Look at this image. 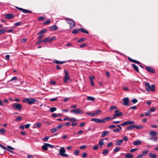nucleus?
I'll return each mask as SVG.
<instances>
[{"label": "nucleus", "instance_id": "f257e3e1", "mask_svg": "<svg viewBox=\"0 0 158 158\" xmlns=\"http://www.w3.org/2000/svg\"><path fill=\"white\" fill-rule=\"evenodd\" d=\"M145 89L147 91L149 92L150 91L153 92L155 91V86L154 85L152 84L150 86L148 82H145Z\"/></svg>", "mask_w": 158, "mask_h": 158}, {"label": "nucleus", "instance_id": "f03ea898", "mask_svg": "<svg viewBox=\"0 0 158 158\" xmlns=\"http://www.w3.org/2000/svg\"><path fill=\"white\" fill-rule=\"evenodd\" d=\"M37 101V100L32 98H27L23 99L22 101L24 103H27L29 105L32 104L34 102Z\"/></svg>", "mask_w": 158, "mask_h": 158}, {"label": "nucleus", "instance_id": "7ed1b4c3", "mask_svg": "<svg viewBox=\"0 0 158 158\" xmlns=\"http://www.w3.org/2000/svg\"><path fill=\"white\" fill-rule=\"evenodd\" d=\"M64 72L65 73L64 78L63 79V81L65 83H67L68 80H69L70 78L69 76V72L66 69L64 70Z\"/></svg>", "mask_w": 158, "mask_h": 158}, {"label": "nucleus", "instance_id": "20e7f679", "mask_svg": "<svg viewBox=\"0 0 158 158\" xmlns=\"http://www.w3.org/2000/svg\"><path fill=\"white\" fill-rule=\"evenodd\" d=\"M65 150L63 147L61 148L59 152V154L62 156L68 157V155L65 153Z\"/></svg>", "mask_w": 158, "mask_h": 158}, {"label": "nucleus", "instance_id": "39448f33", "mask_svg": "<svg viewBox=\"0 0 158 158\" xmlns=\"http://www.w3.org/2000/svg\"><path fill=\"white\" fill-rule=\"evenodd\" d=\"M114 113L115 114H114L113 116V118H114V119H115L117 117L122 116L123 115V113L120 111L118 110H116L114 111Z\"/></svg>", "mask_w": 158, "mask_h": 158}, {"label": "nucleus", "instance_id": "423d86ee", "mask_svg": "<svg viewBox=\"0 0 158 158\" xmlns=\"http://www.w3.org/2000/svg\"><path fill=\"white\" fill-rule=\"evenodd\" d=\"M65 20L68 24L70 25V27H73L75 26V23L73 20L67 18L65 19Z\"/></svg>", "mask_w": 158, "mask_h": 158}, {"label": "nucleus", "instance_id": "0eeeda50", "mask_svg": "<svg viewBox=\"0 0 158 158\" xmlns=\"http://www.w3.org/2000/svg\"><path fill=\"white\" fill-rule=\"evenodd\" d=\"M70 112L75 114H81L83 113V111L81 110L79 108L71 110Z\"/></svg>", "mask_w": 158, "mask_h": 158}, {"label": "nucleus", "instance_id": "6e6552de", "mask_svg": "<svg viewBox=\"0 0 158 158\" xmlns=\"http://www.w3.org/2000/svg\"><path fill=\"white\" fill-rule=\"evenodd\" d=\"M12 106L15 110H20L22 108V105L20 104L15 103L12 105Z\"/></svg>", "mask_w": 158, "mask_h": 158}, {"label": "nucleus", "instance_id": "1a4fd4ad", "mask_svg": "<svg viewBox=\"0 0 158 158\" xmlns=\"http://www.w3.org/2000/svg\"><path fill=\"white\" fill-rule=\"evenodd\" d=\"M16 8L19 10H20V11H22L23 13H32V11H31L29 10H27L25 9H23L22 8H19L18 7H16Z\"/></svg>", "mask_w": 158, "mask_h": 158}, {"label": "nucleus", "instance_id": "9d476101", "mask_svg": "<svg viewBox=\"0 0 158 158\" xmlns=\"http://www.w3.org/2000/svg\"><path fill=\"white\" fill-rule=\"evenodd\" d=\"M146 69L148 72L149 73H155V70L152 67L147 66L146 67Z\"/></svg>", "mask_w": 158, "mask_h": 158}, {"label": "nucleus", "instance_id": "9b49d317", "mask_svg": "<svg viewBox=\"0 0 158 158\" xmlns=\"http://www.w3.org/2000/svg\"><path fill=\"white\" fill-rule=\"evenodd\" d=\"M91 120L97 123H103L102 119H100L97 118H93L91 119Z\"/></svg>", "mask_w": 158, "mask_h": 158}, {"label": "nucleus", "instance_id": "f8f14e48", "mask_svg": "<svg viewBox=\"0 0 158 158\" xmlns=\"http://www.w3.org/2000/svg\"><path fill=\"white\" fill-rule=\"evenodd\" d=\"M114 119V118H113V117H106V118L102 119L103 123H106V121H108L111 119Z\"/></svg>", "mask_w": 158, "mask_h": 158}, {"label": "nucleus", "instance_id": "ddd939ff", "mask_svg": "<svg viewBox=\"0 0 158 158\" xmlns=\"http://www.w3.org/2000/svg\"><path fill=\"white\" fill-rule=\"evenodd\" d=\"M129 99L127 98H125L123 99V103L124 105L127 106L128 104Z\"/></svg>", "mask_w": 158, "mask_h": 158}, {"label": "nucleus", "instance_id": "4468645a", "mask_svg": "<svg viewBox=\"0 0 158 158\" xmlns=\"http://www.w3.org/2000/svg\"><path fill=\"white\" fill-rule=\"evenodd\" d=\"M5 17L6 19H9L13 18L14 17V15L12 14H7L5 15Z\"/></svg>", "mask_w": 158, "mask_h": 158}, {"label": "nucleus", "instance_id": "2eb2a0df", "mask_svg": "<svg viewBox=\"0 0 158 158\" xmlns=\"http://www.w3.org/2000/svg\"><path fill=\"white\" fill-rule=\"evenodd\" d=\"M109 133V131H103L102 134L101 135V137H105V136L107 135Z\"/></svg>", "mask_w": 158, "mask_h": 158}, {"label": "nucleus", "instance_id": "dca6fc26", "mask_svg": "<svg viewBox=\"0 0 158 158\" xmlns=\"http://www.w3.org/2000/svg\"><path fill=\"white\" fill-rule=\"evenodd\" d=\"M123 142V139H120L117 140L115 143L116 145L119 146Z\"/></svg>", "mask_w": 158, "mask_h": 158}, {"label": "nucleus", "instance_id": "f3484780", "mask_svg": "<svg viewBox=\"0 0 158 158\" xmlns=\"http://www.w3.org/2000/svg\"><path fill=\"white\" fill-rule=\"evenodd\" d=\"M41 123H36L33 126V127L34 128H35L36 127L39 128L41 127Z\"/></svg>", "mask_w": 158, "mask_h": 158}, {"label": "nucleus", "instance_id": "a211bd4d", "mask_svg": "<svg viewBox=\"0 0 158 158\" xmlns=\"http://www.w3.org/2000/svg\"><path fill=\"white\" fill-rule=\"evenodd\" d=\"M58 29L57 27L55 25H53L50 27V29L51 31H54L57 30Z\"/></svg>", "mask_w": 158, "mask_h": 158}, {"label": "nucleus", "instance_id": "6ab92c4d", "mask_svg": "<svg viewBox=\"0 0 158 158\" xmlns=\"http://www.w3.org/2000/svg\"><path fill=\"white\" fill-rule=\"evenodd\" d=\"M158 133L157 132L153 131H151L149 133V135L151 136H155Z\"/></svg>", "mask_w": 158, "mask_h": 158}, {"label": "nucleus", "instance_id": "aec40b11", "mask_svg": "<svg viewBox=\"0 0 158 158\" xmlns=\"http://www.w3.org/2000/svg\"><path fill=\"white\" fill-rule=\"evenodd\" d=\"M141 143V141L139 140H137L134 141L133 144L135 146H137L140 144Z\"/></svg>", "mask_w": 158, "mask_h": 158}, {"label": "nucleus", "instance_id": "412c9836", "mask_svg": "<svg viewBox=\"0 0 158 158\" xmlns=\"http://www.w3.org/2000/svg\"><path fill=\"white\" fill-rule=\"evenodd\" d=\"M135 125L133 124L131 125H130L126 128V129L127 130H131L132 129L135 128Z\"/></svg>", "mask_w": 158, "mask_h": 158}, {"label": "nucleus", "instance_id": "4be33fe9", "mask_svg": "<svg viewBox=\"0 0 158 158\" xmlns=\"http://www.w3.org/2000/svg\"><path fill=\"white\" fill-rule=\"evenodd\" d=\"M128 59L131 61L132 62H133L134 63H136V64H140V62H139V61L136 60H133V59H131V58L130 57H129L128 58Z\"/></svg>", "mask_w": 158, "mask_h": 158}, {"label": "nucleus", "instance_id": "5701e85b", "mask_svg": "<svg viewBox=\"0 0 158 158\" xmlns=\"http://www.w3.org/2000/svg\"><path fill=\"white\" fill-rule=\"evenodd\" d=\"M149 156L150 158H156L157 155L154 153H150L149 154Z\"/></svg>", "mask_w": 158, "mask_h": 158}, {"label": "nucleus", "instance_id": "b1692460", "mask_svg": "<svg viewBox=\"0 0 158 158\" xmlns=\"http://www.w3.org/2000/svg\"><path fill=\"white\" fill-rule=\"evenodd\" d=\"M132 65L134 69V70L137 72H138L139 71V68L137 66L135 65L134 64H132Z\"/></svg>", "mask_w": 158, "mask_h": 158}, {"label": "nucleus", "instance_id": "393cba45", "mask_svg": "<svg viewBox=\"0 0 158 158\" xmlns=\"http://www.w3.org/2000/svg\"><path fill=\"white\" fill-rule=\"evenodd\" d=\"M53 63H56V64H63L66 62L65 61H59L56 60H55L54 61H53Z\"/></svg>", "mask_w": 158, "mask_h": 158}, {"label": "nucleus", "instance_id": "a878e982", "mask_svg": "<svg viewBox=\"0 0 158 158\" xmlns=\"http://www.w3.org/2000/svg\"><path fill=\"white\" fill-rule=\"evenodd\" d=\"M79 31H81V32L86 33L87 34H89V32L85 30L84 29L80 28L79 29Z\"/></svg>", "mask_w": 158, "mask_h": 158}, {"label": "nucleus", "instance_id": "bb28decb", "mask_svg": "<svg viewBox=\"0 0 158 158\" xmlns=\"http://www.w3.org/2000/svg\"><path fill=\"white\" fill-rule=\"evenodd\" d=\"M46 144V143H44V145L42 147V149L45 151L47 150L48 149V147Z\"/></svg>", "mask_w": 158, "mask_h": 158}, {"label": "nucleus", "instance_id": "cd10ccee", "mask_svg": "<svg viewBox=\"0 0 158 158\" xmlns=\"http://www.w3.org/2000/svg\"><path fill=\"white\" fill-rule=\"evenodd\" d=\"M148 139L150 140H153V141H156L157 140V138L156 136H151Z\"/></svg>", "mask_w": 158, "mask_h": 158}, {"label": "nucleus", "instance_id": "c85d7f7f", "mask_svg": "<svg viewBox=\"0 0 158 158\" xmlns=\"http://www.w3.org/2000/svg\"><path fill=\"white\" fill-rule=\"evenodd\" d=\"M104 139H102L101 140H100V141L98 143V145L100 146H101V148H102V146L104 144Z\"/></svg>", "mask_w": 158, "mask_h": 158}, {"label": "nucleus", "instance_id": "c756f323", "mask_svg": "<svg viewBox=\"0 0 158 158\" xmlns=\"http://www.w3.org/2000/svg\"><path fill=\"white\" fill-rule=\"evenodd\" d=\"M6 31V29L5 28L0 29V35L3 34Z\"/></svg>", "mask_w": 158, "mask_h": 158}, {"label": "nucleus", "instance_id": "7c9ffc66", "mask_svg": "<svg viewBox=\"0 0 158 158\" xmlns=\"http://www.w3.org/2000/svg\"><path fill=\"white\" fill-rule=\"evenodd\" d=\"M46 32V30L45 29H43L42 30H41L40 32H38L37 35H41V34H43L44 33H45Z\"/></svg>", "mask_w": 158, "mask_h": 158}, {"label": "nucleus", "instance_id": "2f4dec72", "mask_svg": "<svg viewBox=\"0 0 158 158\" xmlns=\"http://www.w3.org/2000/svg\"><path fill=\"white\" fill-rule=\"evenodd\" d=\"M133 157V155L129 153L126 155L125 157L126 158H131Z\"/></svg>", "mask_w": 158, "mask_h": 158}, {"label": "nucleus", "instance_id": "473e14b6", "mask_svg": "<svg viewBox=\"0 0 158 158\" xmlns=\"http://www.w3.org/2000/svg\"><path fill=\"white\" fill-rule=\"evenodd\" d=\"M6 131V130L3 128L1 129H0V134L4 135Z\"/></svg>", "mask_w": 158, "mask_h": 158}, {"label": "nucleus", "instance_id": "72a5a7b5", "mask_svg": "<svg viewBox=\"0 0 158 158\" xmlns=\"http://www.w3.org/2000/svg\"><path fill=\"white\" fill-rule=\"evenodd\" d=\"M108 150L107 149H105L103 151L102 154L104 155H106L108 154Z\"/></svg>", "mask_w": 158, "mask_h": 158}, {"label": "nucleus", "instance_id": "f704fd0d", "mask_svg": "<svg viewBox=\"0 0 158 158\" xmlns=\"http://www.w3.org/2000/svg\"><path fill=\"white\" fill-rule=\"evenodd\" d=\"M127 125L132 124L135 123V122L134 121H126Z\"/></svg>", "mask_w": 158, "mask_h": 158}, {"label": "nucleus", "instance_id": "c9c22d12", "mask_svg": "<svg viewBox=\"0 0 158 158\" xmlns=\"http://www.w3.org/2000/svg\"><path fill=\"white\" fill-rule=\"evenodd\" d=\"M0 147L1 148H2V149H4V150H7L9 151L10 152H12L11 151H10V150H8L6 147H5L3 145H2V144H1L0 143Z\"/></svg>", "mask_w": 158, "mask_h": 158}, {"label": "nucleus", "instance_id": "e433bc0d", "mask_svg": "<svg viewBox=\"0 0 158 158\" xmlns=\"http://www.w3.org/2000/svg\"><path fill=\"white\" fill-rule=\"evenodd\" d=\"M57 130L58 129L56 127L54 128L51 129L50 130V131L52 133H54L56 132Z\"/></svg>", "mask_w": 158, "mask_h": 158}, {"label": "nucleus", "instance_id": "4c0bfd02", "mask_svg": "<svg viewBox=\"0 0 158 158\" xmlns=\"http://www.w3.org/2000/svg\"><path fill=\"white\" fill-rule=\"evenodd\" d=\"M87 100L89 101H93L95 100V98L93 97L88 96L87 97Z\"/></svg>", "mask_w": 158, "mask_h": 158}, {"label": "nucleus", "instance_id": "58836bf2", "mask_svg": "<svg viewBox=\"0 0 158 158\" xmlns=\"http://www.w3.org/2000/svg\"><path fill=\"white\" fill-rule=\"evenodd\" d=\"M56 39V37L55 36H53L51 38L49 37V42H51L52 41L55 40Z\"/></svg>", "mask_w": 158, "mask_h": 158}, {"label": "nucleus", "instance_id": "ea45409f", "mask_svg": "<svg viewBox=\"0 0 158 158\" xmlns=\"http://www.w3.org/2000/svg\"><path fill=\"white\" fill-rule=\"evenodd\" d=\"M64 126V125L63 124H60L56 127V128H57V129H60Z\"/></svg>", "mask_w": 158, "mask_h": 158}, {"label": "nucleus", "instance_id": "a19ab883", "mask_svg": "<svg viewBox=\"0 0 158 158\" xmlns=\"http://www.w3.org/2000/svg\"><path fill=\"white\" fill-rule=\"evenodd\" d=\"M79 31V29H75L72 32V33L74 34H76Z\"/></svg>", "mask_w": 158, "mask_h": 158}, {"label": "nucleus", "instance_id": "79ce46f5", "mask_svg": "<svg viewBox=\"0 0 158 158\" xmlns=\"http://www.w3.org/2000/svg\"><path fill=\"white\" fill-rule=\"evenodd\" d=\"M151 113V111L149 110H148L144 114V115L146 116H150V113Z\"/></svg>", "mask_w": 158, "mask_h": 158}, {"label": "nucleus", "instance_id": "37998d69", "mask_svg": "<svg viewBox=\"0 0 158 158\" xmlns=\"http://www.w3.org/2000/svg\"><path fill=\"white\" fill-rule=\"evenodd\" d=\"M49 37H46L44 40H43V42L46 43L49 42Z\"/></svg>", "mask_w": 158, "mask_h": 158}, {"label": "nucleus", "instance_id": "c03bdc74", "mask_svg": "<svg viewBox=\"0 0 158 158\" xmlns=\"http://www.w3.org/2000/svg\"><path fill=\"white\" fill-rule=\"evenodd\" d=\"M149 151L148 150H146V151H145L143 152L142 153V154L143 155V156L146 155L148 152Z\"/></svg>", "mask_w": 158, "mask_h": 158}, {"label": "nucleus", "instance_id": "a18cd8bd", "mask_svg": "<svg viewBox=\"0 0 158 158\" xmlns=\"http://www.w3.org/2000/svg\"><path fill=\"white\" fill-rule=\"evenodd\" d=\"M135 128L137 129H140L143 128V127L141 126H136V125H135Z\"/></svg>", "mask_w": 158, "mask_h": 158}, {"label": "nucleus", "instance_id": "49530a36", "mask_svg": "<svg viewBox=\"0 0 158 158\" xmlns=\"http://www.w3.org/2000/svg\"><path fill=\"white\" fill-rule=\"evenodd\" d=\"M56 110V107H52L50 109V111L51 112H53Z\"/></svg>", "mask_w": 158, "mask_h": 158}, {"label": "nucleus", "instance_id": "de8ad7c7", "mask_svg": "<svg viewBox=\"0 0 158 158\" xmlns=\"http://www.w3.org/2000/svg\"><path fill=\"white\" fill-rule=\"evenodd\" d=\"M116 127V125H112L108 127V128L110 129H113Z\"/></svg>", "mask_w": 158, "mask_h": 158}, {"label": "nucleus", "instance_id": "09e8293b", "mask_svg": "<svg viewBox=\"0 0 158 158\" xmlns=\"http://www.w3.org/2000/svg\"><path fill=\"white\" fill-rule=\"evenodd\" d=\"M18 79V78L16 77H14L12 78L9 81H13L17 80Z\"/></svg>", "mask_w": 158, "mask_h": 158}, {"label": "nucleus", "instance_id": "8fccbe9b", "mask_svg": "<svg viewBox=\"0 0 158 158\" xmlns=\"http://www.w3.org/2000/svg\"><path fill=\"white\" fill-rule=\"evenodd\" d=\"M121 148H119L117 147L115 148L114 150V152H117L120 150Z\"/></svg>", "mask_w": 158, "mask_h": 158}, {"label": "nucleus", "instance_id": "3c124183", "mask_svg": "<svg viewBox=\"0 0 158 158\" xmlns=\"http://www.w3.org/2000/svg\"><path fill=\"white\" fill-rule=\"evenodd\" d=\"M49 138V137L47 136V137H46L43 138L42 139V140L44 142H46L48 141Z\"/></svg>", "mask_w": 158, "mask_h": 158}, {"label": "nucleus", "instance_id": "603ef678", "mask_svg": "<svg viewBox=\"0 0 158 158\" xmlns=\"http://www.w3.org/2000/svg\"><path fill=\"white\" fill-rule=\"evenodd\" d=\"M121 129L117 128L113 130V131L114 132H119Z\"/></svg>", "mask_w": 158, "mask_h": 158}, {"label": "nucleus", "instance_id": "864d4df0", "mask_svg": "<svg viewBox=\"0 0 158 158\" xmlns=\"http://www.w3.org/2000/svg\"><path fill=\"white\" fill-rule=\"evenodd\" d=\"M77 121V119L74 118H70L69 119V121L72 122H75Z\"/></svg>", "mask_w": 158, "mask_h": 158}, {"label": "nucleus", "instance_id": "5fc2aeb1", "mask_svg": "<svg viewBox=\"0 0 158 158\" xmlns=\"http://www.w3.org/2000/svg\"><path fill=\"white\" fill-rule=\"evenodd\" d=\"M79 151L78 150H76L74 152V154L76 156H78L79 155Z\"/></svg>", "mask_w": 158, "mask_h": 158}, {"label": "nucleus", "instance_id": "6e6d98bb", "mask_svg": "<svg viewBox=\"0 0 158 158\" xmlns=\"http://www.w3.org/2000/svg\"><path fill=\"white\" fill-rule=\"evenodd\" d=\"M22 119V118L21 117H20V116L16 118L15 121H19L20 120H21Z\"/></svg>", "mask_w": 158, "mask_h": 158}, {"label": "nucleus", "instance_id": "4d7b16f0", "mask_svg": "<svg viewBox=\"0 0 158 158\" xmlns=\"http://www.w3.org/2000/svg\"><path fill=\"white\" fill-rule=\"evenodd\" d=\"M44 20V18L42 17H40L38 19V20L39 21H41Z\"/></svg>", "mask_w": 158, "mask_h": 158}, {"label": "nucleus", "instance_id": "13d9d810", "mask_svg": "<svg viewBox=\"0 0 158 158\" xmlns=\"http://www.w3.org/2000/svg\"><path fill=\"white\" fill-rule=\"evenodd\" d=\"M21 23L20 22H19L15 23L14 25L16 26H18L21 25Z\"/></svg>", "mask_w": 158, "mask_h": 158}, {"label": "nucleus", "instance_id": "bf43d9fd", "mask_svg": "<svg viewBox=\"0 0 158 158\" xmlns=\"http://www.w3.org/2000/svg\"><path fill=\"white\" fill-rule=\"evenodd\" d=\"M116 108H117V107L116 106H113L110 107V110H112Z\"/></svg>", "mask_w": 158, "mask_h": 158}, {"label": "nucleus", "instance_id": "052dcab7", "mask_svg": "<svg viewBox=\"0 0 158 158\" xmlns=\"http://www.w3.org/2000/svg\"><path fill=\"white\" fill-rule=\"evenodd\" d=\"M98 145H96L93 148V149L94 150H97L98 149Z\"/></svg>", "mask_w": 158, "mask_h": 158}, {"label": "nucleus", "instance_id": "680f3d73", "mask_svg": "<svg viewBox=\"0 0 158 158\" xmlns=\"http://www.w3.org/2000/svg\"><path fill=\"white\" fill-rule=\"evenodd\" d=\"M85 38H81L80 39H79L78 41L77 42H78L80 43V42L83 41H84L85 40Z\"/></svg>", "mask_w": 158, "mask_h": 158}, {"label": "nucleus", "instance_id": "e2e57ef3", "mask_svg": "<svg viewBox=\"0 0 158 158\" xmlns=\"http://www.w3.org/2000/svg\"><path fill=\"white\" fill-rule=\"evenodd\" d=\"M85 124V122H82L79 125V127H83Z\"/></svg>", "mask_w": 158, "mask_h": 158}, {"label": "nucleus", "instance_id": "0e129e2a", "mask_svg": "<svg viewBox=\"0 0 158 158\" xmlns=\"http://www.w3.org/2000/svg\"><path fill=\"white\" fill-rule=\"evenodd\" d=\"M50 21L47 20V21H46L44 23V24L45 25L48 24L50 23Z\"/></svg>", "mask_w": 158, "mask_h": 158}, {"label": "nucleus", "instance_id": "69168bd1", "mask_svg": "<svg viewBox=\"0 0 158 158\" xmlns=\"http://www.w3.org/2000/svg\"><path fill=\"white\" fill-rule=\"evenodd\" d=\"M87 154L85 152H83L82 155V157L83 158H85L87 156Z\"/></svg>", "mask_w": 158, "mask_h": 158}, {"label": "nucleus", "instance_id": "338daca9", "mask_svg": "<svg viewBox=\"0 0 158 158\" xmlns=\"http://www.w3.org/2000/svg\"><path fill=\"white\" fill-rule=\"evenodd\" d=\"M89 78L90 81H93V79L95 78L94 76H89Z\"/></svg>", "mask_w": 158, "mask_h": 158}, {"label": "nucleus", "instance_id": "774afa93", "mask_svg": "<svg viewBox=\"0 0 158 158\" xmlns=\"http://www.w3.org/2000/svg\"><path fill=\"white\" fill-rule=\"evenodd\" d=\"M137 100L136 99H132V100L131 101V102L134 104H135L137 102Z\"/></svg>", "mask_w": 158, "mask_h": 158}]
</instances>
